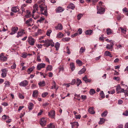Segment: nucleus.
Wrapping results in <instances>:
<instances>
[{
    "mask_svg": "<svg viewBox=\"0 0 128 128\" xmlns=\"http://www.w3.org/2000/svg\"><path fill=\"white\" fill-rule=\"evenodd\" d=\"M39 7L40 8V10L42 12L44 10H45L44 13H42V14L44 15L47 16L48 15V13L47 11L46 6L44 4H42L40 5Z\"/></svg>",
    "mask_w": 128,
    "mask_h": 128,
    "instance_id": "obj_1",
    "label": "nucleus"
},
{
    "mask_svg": "<svg viewBox=\"0 0 128 128\" xmlns=\"http://www.w3.org/2000/svg\"><path fill=\"white\" fill-rule=\"evenodd\" d=\"M45 43L43 44V46L46 47H48L50 45L52 46H54V44L52 40H46Z\"/></svg>",
    "mask_w": 128,
    "mask_h": 128,
    "instance_id": "obj_2",
    "label": "nucleus"
},
{
    "mask_svg": "<svg viewBox=\"0 0 128 128\" xmlns=\"http://www.w3.org/2000/svg\"><path fill=\"white\" fill-rule=\"evenodd\" d=\"M28 42L30 45L33 46L34 44L35 40L32 36H30L28 37Z\"/></svg>",
    "mask_w": 128,
    "mask_h": 128,
    "instance_id": "obj_3",
    "label": "nucleus"
},
{
    "mask_svg": "<svg viewBox=\"0 0 128 128\" xmlns=\"http://www.w3.org/2000/svg\"><path fill=\"white\" fill-rule=\"evenodd\" d=\"M97 8L98 10V14H104V9L102 7H99L98 6H97Z\"/></svg>",
    "mask_w": 128,
    "mask_h": 128,
    "instance_id": "obj_4",
    "label": "nucleus"
},
{
    "mask_svg": "<svg viewBox=\"0 0 128 128\" xmlns=\"http://www.w3.org/2000/svg\"><path fill=\"white\" fill-rule=\"evenodd\" d=\"M116 90L118 94H119L121 92L125 93L124 90L123 88H122L120 85L118 86L116 88Z\"/></svg>",
    "mask_w": 128,
    "mask_h": 128,
    "instance_id": "obj_5",
    "label": "nucleus"
},
{
    "mask_svg": "<svg viewBox=\"0 0 128 128\" xmlns=\"http://www.w3.org/2000/svg\"><path fill=\"white\" fill-rule=\"evenodd\" d=\"M40 124L42 126H44L46 124V120L43 117L40 121Z\"/></svg>",
    "mask_w": 128,
    "mask_h": 128,
    "instance_id": "obj_6",
    "label": "nucleus"
},
{
    "mask_svg": "<svg viewBox=\"0 0 128 128\" xmlns=\"http://www.w3.org/2000/svg\"><path fill=\"white\" fill-rule=\"evenodd\" d=\"M28 82L26 80H24L20 83V86H21L26 87L28 85Z\"/></svg>",
    "mask_w": 128,
    "mask_h": 128,
    "instance_id": "obj_7",
    "label": "nucleus"
},
{
    "mask_svg": "<svg viewBox=\"0 0 128 128\" xmlns=\"http://www.w3.org/2000/svg\"><path fill=\"white\" fill-rule=\"evenodd\" d=\"M18 28L16 27H12L11 29L12 32L10 34L12 35L16 33L18 30Z\"/></svg>",
    "mask_w": 128,
    "mask_h": 128,
    "instance_id": "obj_8",
    "label": "nucleus"
},
{
    "mask_svg": "<svg viewBox=\"0 0 128 128\" xmlns=\"http://www.w3.org/2000/svg\"><path fill=\"white\" fill-rule=\"evenodd\" d=\"M2 73L1 74L3 78L6 77V75L7 70L6 69H3L2 70Z\"/></svg>",
    "mask_w": 128,
    "mask_h": 128,
    "instance_id": "obj_9",
    "label": "nucleus"
},
{
    "mask_svg": "<svg viewBox=\"0 0 128 128\" xmlns=\"http://www.w3.org/2000/svg\"><path fill=\"white\" fill-rule=\"evenodd\" d=\"M45 65L44 63L39 64L37 65V68L38 70H40L41 68H44Z\"/></svg>",
    "mask_w": 128,
    "mask_h": 128,
    "instance_id": "obj_10",
    "label": "nucleus"
},
{
    "mask_svg": "<svg viewBox=\"0 0 128 128\" xmlns=\"http://www.w3.org/2000/svg\"><path fill=\"white\" fill-rule=\"evenodd\" d=\"M25 33L24 30H21L20 32H18V35L17 36V38L19 36H21Z\"/></svg>",
    "mask_w": 128,
    "mask_h": 128,
    "instance_id": "obj_11",
    "label": "nucleus"
},
{
    "mask_svg": "<svg viewBox=\"0 0 128 128\" xmlns=\"http://www.w3.org/2000/svg\"><path fill=\"white\" fill-rule=\"evenodd\" d=\"M0 59L3 61H5L7 60V58L6 56H4L3 53H2L0 55Z\"/></svg>",
    "mask_w": 128,
    "mask_h": 128,
    "instance_id": "obj_12",
    "label": "nucleus"
},
{
    "mask_svg": "<svg viewBox=\"0 0 128 128\" xmlns=\"http://www.w3.org/2000/svg\"><path fill=\"white\" fill-rule=\"evenodd\" d=\"M55 114V112L54 111H52L48 112V115L49 116L52 118H53Z\"/></svg>",
    "mask_w": 128,
    "mask_h": 128,
    "instance_id": "obj_13",
    "label": "nucleus"
},
{
    "mask_svg": "<svg viewBox=\"0 0 128 128\" xmlns=\"http://www.w3.org/2000/svg\"><path fill=\"white\" fill-rule=\"evenodd\" d=\"M19 10V9L17 6H15L12 7L11 10L14 12H16Z\"/></svg>",
    "mask_w": 128,
    "mask_h": 128,
    "instance_id": "obj_14",
    "label": "nucleus"
},
{
    "mask_svg": "<svg viewBox=\"0 0 128 128\" xmlns=\"http://www.w3.org/2000/svg\"><path fill=\"white\" fill-rule=\"evenodd\" d=\"M56 30H62L63 29V27L62 24H59L57 26L55 27Z\"/></svg>",
    "mask_w": 128,
    "mask_h": 128,
    "instance_id": "obj_15",
    "label": "nucleus"
},
{
    "mask_svg": "<svg viewBox=\"0 0 128 128\" xmlns=\"http://www.w3.org/2000/svg\"><path fill=\"white\" fill-rule=\"evenodd\" d=\"M38 90H35L33 91L32 95L35 98H37L38 96Z\"/></svg>",
    "mask_w": 128,
    "mask_h": 128,
    "instance_id": "obj_16",
    "label": "nucleus"
},
{
    "mask_svg": "<svg viewBox=\"0 0 128 128\" xmlns=\"http://www.w3.org/2000/svg\"><path fill=\"white\" fill-rule=\"evenodd\" d=\"M83 79L86 83L90 82L91 81L90 79L88 78L87 76L86 75L83 78Z\"/></svg>",
    "mask_w": 128,
    "mask_h": 128,
    "instance_id": "obj_17",
    "label": "nucleus"
},
{
    "mask_svg": "<svg viewBox=\"0 0 128 128\" xmlns=\"http://www.w3.org/2000/svg\"><path fill=\"white\" fill-rule=\"evenodd\" d=\"M26 11V15L25 16V17L26 18H28L30 17L31 16L30 12L28 10H27Z\"/></svg>",
    "mask_w": 128,
    "mask_h": 128,
    "instance_id": "obj_18",
    "label": "nucleus"
},
{
    "mask_svg": "<svg viewBox=\"0 0 128 128\" xmlns=\"http://www.w3.org/2000/svg\"><path fill=\"white\" fill-rule=\"evenodd\" d=\"M34 10L32 11V13L34 14L36 12V10H38V5L36 4H34L33 6Z\"/></svg>",
    "mask_w": 128,
    "mask_h": 128,
    "instance_id": "obj_19",
    "label": "nucleus"
},
{
    "mask_svg": "<svg viewBox=\"0 0 128 128\" xmlns=\"http://www.w3.org/2000/svg\"><path fill=\"white\" fill-rule=\"evenodd\" d=\"M64 10V9L61 7H59L56 9V11L57 12H62Z\"/></svg>",
    "mask_w": 128,
    "mask_h": 128,
    "instance_id": "obj_20",
    "label": "nucleus"
},
{
    "mask_svg": "<svg viewBox=\"0 0 128 128\" xmlns=\"http://www.w3.org/2000/svg\"><path fill=\"white\" fill-rule=\"evenodd\" d=\"M89 113L91 114H94L95 113V112L94 110V108L91 107L89 108L88 110Z\"/></svg>",
    "mask_w": 128,
    "mask_h": 128,
    "instance_id": "obj_21",
    "label": "nucleus"
},
{
    "mask_svg": "<svg viewBox=\"0 0 128 128\" xmlns=\"http://www.w3.org/2000/svg\"><path fill=\"white\" fill-rule=\"evenodd\" d=\"M38 84L40 86H45L46 83L43 80L39 82Z\"/></svg>",
    "mask_w": 128,
    "mask_h": 128,
    "instance_id": "obj_22",
    "label": "nucleus"
},
{
    "mask_svg": "<svg viewBox=\"0 0 128 128\" xmlns=\"http://www.w3.org/2000/svg\"><path fill=\"white\" fill-rule=\"evenodd\" d=\"M114 44L113 43L110 44H107L106 45V48L108 49H112L113 48V46Z\"/></svg>",
    "mask_w": 128,
    "mask_h": 128,
    "instance_id": "obj_23",
    "label": "nucleus"
},
{
    "mask_svg": "<svg viewBox=\"0 0 128 128\" xmlns=\"http://www.w3.org/2000/svg\"><path fill=\"white\" fill-rule=\"evenodd\" d=\"M32 18H30L25 23L28 26H31V25L29 24V23L32 22Z\"/></svg>",
    "mask_w": 128,
    "mask_h": 128,
    "instance_id": "obj_24",
    "label": "nucleus"
},
{
    "mask_svg": "<svg viewBox=\"0 0 128 128\" xmlns=\"http://www.w3.org/2000/svg\"><path fill=\"white\" fill-rule=\"evenodd\" d=\"M67 8H68L74 10L75 8V6L74 4H70L68 6Z\"/></svg>",
    "mask_w": 128,
    "mask_h": 128,
    "instance_id": "obj_25",
    "label": "nucleus"
},
{
    "mask_svg": "<svg viewBox=\"0 0 128 128\" xmlns=\"http://www.w3.org/2000/svg\"><path fill=\"white\" fill-rule=\"evenodd\" d=\"M34 106V104L32 102H30L28 106V108L29 110H30L32 109V108Z\"/></svg>",
    "mask_w": 128,
    "mask_h": 128,
    "instance_id": "obj_26",
    "label": "nucleus"
},
{
    "mask_svg": "<svg viewBox=\"0 0 128 128\" xmlns=\"http://www.w3.org/2000/svg\"><path fill=\"white\" fill-rule=\"evenodd\" d=\"M86 69L85 68H84L78 72V74H82L84 73V72L86 71Z\"/></svg>",
    "mask_w": 128,
    "mask_h": 128,
    "instance_id": "obj_27",
    "label": "nucleus"
},
{
    "mask_svg": "<svg viewBox=\"0 0 128 128\" xmlns=\"http://www.w3.org/2000/svg\"><path fill=\"white\" fill-rule=\"evenodd\" d=\"M104 54L106 56H109L111 58L112 57V56L111 55L110 53L107 50H106L105 52L104 53Z\"/></svg>",
    "mask_w": 128,
    "mask_h": 128,
    "instance_id": "obj_28",
    "label": "nucleus"
},
{
    "mask_svg": "<svg viewBox=\"0 0 128 128\" xmlns=\"http://www.w3.org/2000/svg\"><path fill=\"white\" fill-rule=\"evenodd\" d=\"M48 128H55V125L53 123H51L47 125Z\"/></svg>",
    "mask_w": 128,
    "mask_h": 128,
    "instance_id": "obj_29",
    "label": "nucleus"
},
{
    "mask_svg": "<svg viewBox=\"0 0 128 128\" xmlns=\"http://www.w3.org/2000/svg\"><path fill=\"white\" fill-rule=\"evenodd\" d=\"M85 48H84L82 47L80 49L79 53L80 54H82L83 52H84L85 50Z\"/></svg>",
    "mask_w": 128,
    "mask_h": 128,
    "instance_id": "obj_30",
    "label": "nucleus"
},
{
    "mask_svg": "<svg viewBox=\"0 0 128 128\" xmlns=\"http://www.w3.org/2000/svg\"><path fill=\"white\" fill-rule=\"evenodd\" d=\"M54 84L52 85L51 88L53 89V88H55L57 90L58 88V87H56V84L54 81Z\"/></svg>",
    "mask_w": 128,
    "mask_h": 128,
    "instance_id": "obj_31",
    "label": "nucleus"
},
{
    "mask_svg": "<svg viewBox=\"0 0 128 128\" xmlns=\"http://www.w3.org/2000/svg\"><path fill=\"white\" fill-rule=\"evenodd\" d=\"M64 36V34H62L61 32H59L57 35L56 37L58 38H62Z\"/></svg>",
    "mask_w": 128,
    "mask_h": 128,
    "instance_id": "obj_32",
    "label": "nucleus"
},
{
    "mask_svg": "<svg viewBox=\"0 0 128 128\" xmlns=\"http://www.w3.org/2000/svg\"><path fill=\"white\" fill-rule=\"evenodd\" d=\"M47 70L51 71L52 69V66L51 65H48L46 68Z\"/></svg>",
    "mask_w": 128,
    "mask_h": 128,
    "instance_id": "obj_33",
    "label": "nucleus"
},
{
    "mask_svg": "<svg viewBox=\"0 0 128 128\" xmlns=\"http://www.w3.org/2000/svg\"><path fill=\"white\" fill-rule=\"evenodd\" d=\"M82 83V82L81 80L78 78L77 79V82H76V84H77V86H78L80 85V84Z\"/></svg>",
    "mask_w": 128,
    "mask_h": 128,
    "instance_id": "obj_34",
    "label": "nucleus"
},
{
    "mask_svg": "<svg viewBox=\"0 0 128 128\" xmlns=\"http://www.w3.org/2000/svg\"><path fill=\"white\" fill-rule=\"evenodd\" d=\"M92 30H87L86 32V35H90L92 32Z\"/></svg>",
    "mask_w": 128,
    "mask_h": 128,
    "instance_id": "obj_35",
    "label": "nucleus"
},
{
    "mask_svg": "<svg viewBox=\"0 0 128 128\" xmlns=\"http://www.w3.org/2000/svg\"><path fill=\"white\" fill-rule=\"evenodd\" d=\"M70 66L72 70V71L74 70L75 68V67L73 63H71L70 64Z\"/></svg>",
    "mask_w": 128,
    "mask_h": 128,
    "instance_id": "obj_36",
    "label": "nucleus"
},
{
    "mask_svg": "<svg viewBox=\"0 0 128 128\" xmlns=\"http://www.w3.org/2000/svg\"><path fill=\"white\" fill-rule=\"evenodd\" d=\"M60 45V44L58 42H57L56 44L54 47L56 48V50H58V48L59 47Z\"/></svg>",
    "mask_w": 128,
    "mask_h": 128,
    "instance_id": "obj_37",
    "label": "nucleus"
},
{
    "mask_svg": "<svg viewBox=\"0 0 128 128\" xmlns=\"http://www.w3.org/2000/svg\"><path fill=\"white\" fill-rule=\"evenodd\" d=\"M95 93L94 90L93 89H91L90 91V94L91 95L94 94Z\"/></svg>",
    "mask_w": 128,
    "mask_h": 128,
    "instance_id": "obj_38",
    "label": "nucleus"
},
{
    "mask_svg": "<svg viewBox=\"0 0 128 128\" xmlns=\"http://www.w3.org/2000/svg\"><path fill=\"white\" fill-rule=\"evenodd\" d=\"M4 83L5 84V87H8L10 86V82L8 81H5Z\"/></svg>",
    "mask_w": 128,
    "mask_h": 128,
    "instance_id": "obj_39",
    "label": "nucleus"
},
{
    "mask_svg": "<svg viewBox=\"0 0 128 128\" xmlns=\"http://www.w3.org/2000/svg\"><path fill=\"white\" fill-rule=\"evenodd\" d=\"M100 121L99 122L98 124H102L104 122L105 120L103 118H100Z\"/></svg>",
    "mask_w": 128,
    "mask_h": 128,
    "instance_id": "obj_40",
    "label": "nucleus"
},
{
    "mask_svg": "<svg viewBox=\"0 0 128 128\" xmlns=\"http://www.w3.org/2000/svg\"><path fill=\"white\" fill-rule=\"evenodd\" d=\"M120 29L121 30V31L124 34H125L126 31V29H124L122 27H120Z\"/></svg>",
    "mask_w": 128,
    "mask_h": 128,
    "instance_id": "obj_41",
    "label": "nucleus"
},
{
    "mask_svg": "<svg viewBox=\"0 0 128 128\" xmlns=\"http://www.w3.org/2000/svg\"><path fill=\"white\" fill-rule=\"evenodd\" d=\"M2 119L4 120L8 119L9 117L8 116H6V115H4L2 117Z\"/></svg>",
    "mask_w": 128,
    "mask_h": 128,
    "instance_id": "obj_42",
    "label": "nucleus"
},
{
    "mask_svg": "<svg viewBox=\"0 0 128 128\" xmlns=\"http://www.w3.org/2000/svg\"><path fill=\"white\" fill-rule=\"evenodd\" d=\"M108 112L106 110L102 114L101 116H106L108 114Z\"/></svg>",
    "mask_w": 128,
    "mask_h": 128,
    "instance_id": "obj_43",
    "label": "nucleus"
},
{
    "mask_svg": "<svg viewBox=\"0 0 128 128\" xmlns=\"http://www.w3.org/2000/svg\"><path fill=\"white\" fill-rule=\"evenodd\" d=\"M70 38H63L62 40L64 41H68L70 40Z\"/></svg>",
    "mask_w": 128,
    "mask_h": 128,
    "instance_id": "obj_44",
    "label": "nucleus"
},
{
    "mask_svg": "<svg viewBox=\"0 0 128 128\" xmlns=\"http://www.w3.org/2000/svg\"><path fill=\"white\" fill-rule=\"evenodd\" d=\"M44 20V18L41 17L39 20H37V21L39 22L40 23H41L42 22V21Z\"/></svg>",
    "mask_w": 128,
    "mask_h": 128,
    "instance_id": "obj_45",
    "label": "nucleus"
},
{
    "mask_svg": "<svg viewBox=\"0 0 128 128\" xmlns=\"http://www.w3.org/2000/svg\"><path fill=\"white\" fill-rule=\"evenodd\" d=\"M100 95L101 98H104L105 97L103 91H102L100 93Z\"/></svg>",
    "mask_w": 128,
    "mask_h": 128,
    "instance_id": "obj_46",
    "label": "nucleus"
},
{
    "mask_svg": "<svg viewBox=\"0 0 128 128\" xmlns=\"http://www.w3.org/2000/svg\"><path fill=\"white\" fill-rule=\"evenodd\" d=\"M24 5H22L21 6V10L22 11V14H23V12H25V9L24 8Z\"/></svg>",
    "mask_w": 128,
    "mask_h": 128,
    "instance_id": "obj_47",
    "label": "nucleus"
},
{
    "mask_svg": "<svg viewBox=\"0 0 128 128\" xmlns=\"http://www.w3.org/2000/svg\"><path fill=\"white\" fill-rule=\"evenodd\" d=\"M123 115L125 116H128V110H127L126 111H125L123 113Z\"/></svg>",
    "mask_w": 128,
    "mask_h": 128,
    "instance_id": "obj_48",
    "label": "nucleus"
},
{
    "mask_svg": "<svg viewBox=\"0 0 128 128\" xmlns=\"http://www.w3.org/2000/svg\"><path fill=\"white\" fill-rule=\"evenodd\" d=\"M51 32V30H48L46 33V35L48 36H50V34Z\"/></svg>",
    "mask_w": 128,
    "mask_h": 128,
    "instance_id": "obj_49",
    "label": "nucleus"
},
{
    "mask_svg": "<svg viewBox=\"0 0 128 128\" xmlns=\"http://www.w3.org/2000/svg\"><path fill=\"white\" fill-rule=\"evenodd\" d=\"M16 64L15 63H14L13 65L11 66V68L12 69H14L16 68Z\"/></svg>",
    "mask_w": 128,
    "mask_h": 128,
    "instance_id": "obj_50",
    "label": "nucleus"
},
{
    "mask_svg": "<svg viewBox=\"0 0 128 128\" xmlns=\"http://www.w3.org/2000/svg\"><path fill=\"white\" fill-rule=\"evenodd\" d=\"M48 94V93L47 92H44L43 93L42 95V96L44 98L46 96H47Z\"/></svg>",
    "mask_w": 128,
    "mask_h": 128,
    "instance_id": "obj_51",
    "label": "nucleus"
},
{
    "mask_svg": "<svg viewBox=\"0 0 128 128\" xmlns=\"http://www.w3.org/2000/svg\"><path fill=\"white\" fill-rule=\"evenodd\" d=\"M107 34L109 35L111 34V30L110 29H108L107 30Z\"/></svg>",
    "mask_w": 128,
    "mask_h": 128,
    "instance_id": "obj_52",
    "label": "nucleus"
},
{
    "mask_svg": "<svg viewBox=\"0 0 128 128\" xmlns=\"http://www.w3.org/2000/svg\"><path fill=\"white\" fill-rule=\"evenodd\" d=\"M82 14H80L78 16V20H79L81 18L82 16Z\"/></svg>",
    "mask_w": 128,
    "mask_h": 128,
    "instance_id": "obj_53",
    "label": "nucleus"
},
{
    "mask_svg": "<svg viewBox=\"0 0 128 128\" xmlns=\"http://www.w3.org/2000/svg\"><path fill=\"white\" fill-rule=\"evenodd\" d=\"M33 70L31 68L28 69L27 72L28 74H30L32 71Z\"/></svg>",
    "mask_w": 128,
    "mask_h": 128,
    "instance_id": "obj_54",
    "label": "nucleus"
},
{
    "mask_svg": "<svg viewBox=\"0 0 128 128\" xmlns=\"http://www.w3.org/2000/svg\"><path fill=\"white\" fill-rule=\"evenodd\" d=\"M18 96L20 98L22 99H24V96L20 94H19Z\"/></svg>",
    "mask_w": 128,
    "mask_h": 128,
    "instance_id": "obj_55",
    "label": "nucleus"
},
{
    "mask_svg": "<svg viewBox=\"0 0 128 128\" xmlns=\"http://www.w3.org/2000/svg\"><path fill=\"white\" fill-rule=\"evenodd\" d=\"M22 57L24 58H26L27 57V56H28V54H22Z\"/></svg>",
    "mask_w": 128,
    "mask_h": 128,
    "instance_id": "obj_56",
    "label": "nucleus"
},
{
    "mask_svg": "<svg viewBox=\"0 0 128 128\" xmlns=\"http://www.w3.org/2000/svg\"><path fill=\"white\" fill-rule=\"evenodd\" d=\"M123 12H128V9H127L126 8H124L122 9Z\"/></svg>",
    "mask_w": 128,
    "mask_h": 128,
    "instance_id": "obj_57",
    "label": "nucleus"
},
{
    "mask_svg": "<svg viewBox=\"0 0 128 128\" xmlns=\"http://www.w3.org/2000/svg\"><path fill=\"white\" fill-rule=\"evenodd\" d=\"M66 49L67 50L66 52L68 54H70V51L69 49L68 46H67L66 47Z\"/></svg>",
    "mask_w": 128,
    "mask_h": 128,
    "instance_id": "obj_58",
    "label": "nucleus"
},
{
    "mask_svg": "<svg viewBox=\"0 0 128 128\" xmlns=\"http://www.w3.org/2000/svg\"><path fill=\"white\" fill-rule=\"evenodd\" d=\"M123 101L122 100H118V104H121L123 103Z\"/></svg>",
    "mask_w": 128,
    "mask_h": 128,
    "instance_id": "obj_59",
    "label": "nucleus"
},
{
    "mask_svg": "<svg viewBox=\"0 0 128 128\" xmlns=\"http://www.w3.org/2000/svg\"><path fill=\"white\" fill-rule=\"evenodd\" d=\"M81 117L80 115L79 114L78 115H75V118L76 119H80Z\"/></svg>",
    "mask_w": 128,
    "mask_h": 128,
    "instance_id": "obj_60",
    "label": "nucleus"
},
{
    "mask_svg": "<svg viewBox=\"0 0 128 128\" xmlns=\"http://www.w3.org/2000/svg\"><path fill=\"white\" fill-rule=\"evenodd\" d=\"M76 82V80L75 79H73L72 82L71 84L72 85H74Z\"/></svg>",
    "mask_w": 128,
    "mask_h": 128,
    "instance_id": "obj_61",
    "label": "nucleus"
},
{
    "mask_svg": "<svg viewBox=\"0 0 128 128\" xmlns=\"http://www.w3.org/2000/svg\"><path fill=\"white\" fill-rule=\"evenodd\" d=\"M73 123L75 126H76L77 127H78L79 126L78 124V122H74Z\"/></svg>",
    "mask_w": 128,
    "mask_h": 128,
    "instance_id": "obj_62",
    "label": "nucleus"
},
{
    "mask_svg": "<svg viewBox=\"0 0 128 128\" xmlns=\"http://www.w3.org/2000/svg\"><path fill=\"white\" fill-rule=\"evenodd\" d=\"M76 62V63L78 64H81L82 63V61L78 60H77Z\"/></svg>",
    "mask_w": 128,
    "mask_h": 128,
    "instance_id": "obj_63",
    "label": "nucleus"
},
{
    "mask_svg": "<svg viewBox=\"0 0 128 128\" xmlns=\"http://www.w3.org/2000/svg\"><path fill=\"white\" fill-rule=\"evenodd\" d=\"M42 46L41 44H38L36 46L38 48H42Z\"/></svg>",
    "mask_w": 128,
    "mask_h": 128,
    "instance_id": "obj_64",
    "label": "nucleus"
}]
</instances>
